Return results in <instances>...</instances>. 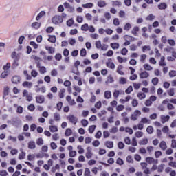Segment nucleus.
<instances>
[{"label": "nucleus", "mask_w": 176, "mask_h": 176, "mask_svg": "<svg viewBox=\"0 0 176 176\" xmlns=\"http://www.w3.org/2000/svg\"><path fill=\"white\" fill-rule=\"evenodd\" d=\"M66 101L69 104V105H75L76 102H75V100L72 99L71 96H67L66 97Z\"/></svg>", "instance_id": "12"}, {"label": "nucleus", "mask_w": 176, "mask_h": 176, "mask_svg": "<svg viewBox=\"0 0 176 176\" xmlns=\"http://www.w3.org/2000/svg\"><path fill=\"white\" fill-rule=\"evenodd\" d=\"M160 148L162 149V151H166V149H167V144H166V142L162 141L160 143Z\"/></svg>", "instance_id": "16"}, {"label": "nucleus", "mask_w": 176, "mask_h": 176, "mask_svg": "<svg viewBox=\"0 0 176 176\" xmlns=\"http://www.w3.org/2000/svg\"><path fill=\"white\" fill-rule=\"evenodd\" d=\"M96 125H91L89 127V133H90V134H93V133H94V130H96Z\"/></svg>", "instance_id": "45"}, {"label": "nucleus", "mask_w": 176, "mask_h": 176, "mask_svg": "<svg viewBox=\"0 0 176 176\" xmlns=\"http://www.w3.org/2000/svg\"><path fill=\"white\" fill-rule=\"evenodd\" d=\"M119 83L120 85H126V83H127V78L124 77H120L119 78Z\"/></svg>", "instance_id": "29"}, {"label": "nucleus", "mask_w": 176, "mask_h": 176, "mask_svg": "<svg viewBox=\"0 0 176 176\" xmlns=\"http://www.w3.org/2000/svg\"><path fill=\"white\" fill-rule=\"evenodd\" d=\"M138 31H140V28L138 26H135L131 30V34L134 35V36H137V32H138Z\"/></svg>", "instance_id": "19"}, {"label": "nucleus", "mask_w": 176, "mask_h": 176, "mask_svg": "<svg viewBox=\"0 0 176 176\" xmlns=\"http://www.w3.org/2000/svg\"><path fill=\"white\" fill-rule=\"evenodd\" d=\"M28 149H35L36 148V144H35V142L30 141L28 144Z\"/></svg>", "instance_id": "13"}, {"label": "nucleus", "mask_w": 176, "mask_h": 176, "mask_svg": "<svg viewBox=\"0 0 176 176\" xmlns=\"http://www.w3.org/2000/svg\"><path fill=\"white\" fill-rule=\"evenodd\" d=\"M141 116V111L139 110H135L131 116V120H133L135 122L137 119H138V117Z\"/></svg>", "instance_id": "3"}, {"label": "nucleus", "mask_w": 176, "mask_h": 176, "mask_svg": "<svg viewBox=\"0 0 176 176\" xmlns=\"http://www.w3.org/2000/svg\"><path fill=\"white\" fill-rule=\"evenodd\" d=\"M89 24L85 23L81 26L82 31H89Z\"/></svg>", "instance_id": "47"}, {"label": "nucleus", "mask_w": 176, "mask_h": 176, "mask_svg": "<svg viewBox=\"0 0 176 176\" xmlns=\"http://www.w3.org/2000/svg\"><path fill=\"white\" fill-rule=\"evenodd\" d=\"M122 69H123V66L121 65H118L117 68V73L119 74L120 75H124V72H123Z\"/></svg>", "instance_id": "31"}, {"label": "nucleus", "mask_w": 176, "mask_h": 176, "mask_svg": "<svg viewBox=\"0 0 176 176\" xmlns=\"http://www.w3.org/2000/svg\"><path fill=\"white\" fill-rule=\"evenodd\" d=\"M105 146H107V148H109V149H112V148H113V142L112 141H107L104 143Z\"/></svg>", "instance_id": "18"}, {"label": "nucleus", "mask_w": 176, "mask_h": 176, "mask_svg": "<svg viewBox=\"0 0 176 176\" xmlns=\"http://www.w3.org/2000/svg\"><path fill=\"white\" fill-rule=\"evenodd\" d=\"M90 38H91V39H98V34L97 33H94V34H91L89 35Z\"/></svg>", "instance_id": "55"}, {"label": "nucleus", "mask_w": 176, "mask_h": 176, "mask_svg": "<svg viewBox=\"0 0 176 176\" xmlns=\"http://www.w3.org/2000/svg\"><path fill=\"white\" fill-rule=\"evenodd\" d=\"M77 149H78L79 155H83V153H85V149L83 148H82L81 145H78L77 146Z\"/></svg>", "instance_id": "40"}, {"label": "nucleus", "mask_w": 176, "mask_h": 176, "mask_svg": "<svg viewBox=\"0 0 176 176\" xmlns=\"http://www.w3.org/2000/svg\"><path fill=\"white\" fill-rule=\"evenodd\" d=\"M142 50L143 53H145V52L151 50V46L145 45V46L142 47Z\"/></svg>", "instance_id": "53"}, {"label": "nucleus", "mask_w": 176, "mask_h": 176, "mask_svg": "<svg viewBox=\"0 0 176 176\" xmlns=\"http://www.w3.org/2000/svg\"><path fill=\"white\" fill-rule=\"evenodd\" d=\"M110 46H111V48H113V49L115 50H116V49H119V47H120V45L119 43H111L110 44Z\"/></svg>", "instance_id": "35"}, {"label": "nucleus", "mask_w": 176, "mask_h": 176, "mask_svg": "<svg viewBox=\"0 0 176 176\" xmlns=\"http://www.w3.org/2000/svg\"><path fill=\"white\" fill-rule=\"evenodd\" d=\"M138 97L139 100H144L146 97V95L144 93L140 92L138 94Z\"/></svg>", "instance_id": "43"}, {"label": "nucleus", "mask_w": 176, "mask_h": 176, "mask_svg": "<svg viewBox=\"0 0 176 176\" xmlns=\"http://www.w3.org/2000/svg\"><path fill=\"white\" fill-rule=\"evenodd\" d=\"M124 109V105L123 104H120L116 107V111L118 112H121V111H123Z\"/></svg>", "instance_id": "56"}, {"label": "nucleus", "mask_w": 176, "mask_h": 176, "mask_svg": "<svg viewBox=\"0 0 176 176\" xmlns=\"http://www.w3.org/2000/svg\"><path fill=\"white\" fill-rule=\"evenodd\" d=\"M36 102H37V104H43L45 102V96L42 95L36 96Z\"/></svg>", "instance_id": "8"}, {"label": "nucleus", "mask_w": 176, "mask_h": 176, "mask_svg": "<svg viewBox=\"0 0 176 176\" xmlns=\"http://www.w3.org/2000/svg\"><path fill=\"white\" fill-rule=\"evenodd\" d=\"M98 6L99 8H105V6H107V3L104 0H100L98 1Z\"/></svg>", "instance_id": "21"}, {"label": "nucleus", "mask_w": 176, "mask_h": 176, "mask_svg": "<svg viewBox=\"0 0 176 176\" xmlns=\"http://www.w3.org/2000/svg\"><path fill=\"white\" fill-rule=\"evenodd\" d=\"M32 82L25 81L23 82L22 86H23V87H27V89H31L32 87Z\"/></svg>", "instance_id": "14"}, {"label": "nucleus", "mask_w": 176, "mask_h": 176, "mask_svg": "<svg viewBox=\"0 0 176 176\" xmlns=\"http://www.w3.org/2000/svg\"><path fill=\"white\" fill-rule=\"evenodd\" d=\"M63 58V55L61 54L58 53L55 55V60L57 61H60V60Z\"/></svg>", "instance_id": "50"}, {"label": "nucleus", "mask_w": 176, "mask_h": 176, "mask_svg": "<svg viewBox=\"0 0 176 176\" xmlns=\"http://www.w3.org/2000/svg\"><path fill=\"white\" fill-rule=\"evenodd\" d=\"M140 79H146L149 78V73L146 71L142 72L139 74Z\"/></svg>", "instance_id": "11"}, {"label": "nucleus", "mask_w": 176, "mask_h": 176, "mask_svg": "<svg viewBox=\"0 0 176 176\" xmlns=\"http://www.w3.org/2000/svg\"><path fill=\"white\" fill-rule=\"evenodd\" d=\"M169 76L170 78H174V76H176V71L175 70H172L169 72Z\"/></svg>", "instance_id": "63"}, {"label": "nucleus", "mask_w": 176, "mask_h": 176, "mask_svg": "<svg viewBox=\"0 0 176 176\" xmlns=\"http://www.w3.org/2000/svg\"><path fill=\"white\" fill-rule=\"evenodd\" d=\"M164 60H166V58H164V56H162L160 61L159 62V65H160V67H166V64Z\"/></svg>", "instance_id": "32"}, {"label": "nucleus", "mask_w": 176, "mask_h": 176, "mask_svg": "<svg viewBox=\"0 0 176 176\" xmlns=\"http://www.w3.org/2000/svg\"><path fill=\"white\" fill-rule=\"evenodd\" d=\"M91 151H92L91 147L87 148V153L85 154V157L87 159H91V157H93V152H91Z\"/></svg>", "instance_id": "7"}, {"label": "nucleus", "mask_w": 176, "mask_h": 176, "mask_svg": "<svg viewBox=\"0 0 176 176\" xmlns=\"http://www.w3.org/2000/svg\"><path fill=\"white\" fill-rule=\"evenodd\" d=\"M48 41L51 43H56V36H49Z\"/></svg>", "instance_id": "41"}, {"label": "nucleus", "mask_w": 176, "mask_h": 176, "mask_svg": "<svg viewBox=\"0 0 176 176\" xmlns=\"http://www.w3.org/2000/svg\"><path fill=\"white\" fill-rule=\"evenodd\" d=\"M32 28H34L35 30H38V28H41V23L39 22H34L32 23Z\"/></svg>", "instance_id": "25"}, {"label": "nucleus", "mask_w": 176, "mask_h": 176, "mask_svg": "<svg viewBox=\"0 0 176 176\" xmlns=\"http://www.w3.org/2000/svg\"><path fill=\"white\" fill-rule=\"evenodd\" d=\"M148 144V140L147 139H142L139 142L140 145H146Z\"/></svg>", "instance_id": "59"}, {"label": "nucleus", "mask_w": 176, "mask_h": 176, "mask_svg": "<svg viewBox=\"0 0 176 176\" xmlns=\"http://www.w3.org/2000/svg\"><path fill=\"white\" fill-rule=\"evenodd\" d=\"M67 120L73 124H76L78 123V118L75 117L74 115H69L67 117Z\"/></svg>", "instance_id": "4"}, {"label": "nucleus", "mask_w": 176, "mask_h": 176, "mask_svg": "<svg viewBox=\"0 0 176 176\" xmlns=\"http://www.w3.org/2000/svg\"><path fill=\"white\" fill-rule=\"evenodd\" d=\"M117 60L120 64H122V63H127V58H123L121 56H117Z\"/></svg>", "instance_id": "36"}, {"label": "nucleus", "mask_w": 176, "mask_h": 176, "mask_svg": "<svg viewBox=\"0 0 176 176\" xmlns=\"http://www.w3.org/2000/svg\"><path fill=\"white\" fill-rule=\"evenodd\" d=\"M72 135V130L71 129H67L65 131V137H69Z\"/></svg>", "instance_id": "39"}, {"label": "nucleus", "mask_w": 176, "mask_h": 176, "mask_svg": "<svg viewBox=\"0 0 176 176\" xmlns=\"http://www.w3.org/2000/svg\"><path fill=\"white\" fill-rule=\"evenodd\" d=\"M95 45L96 49H100V50H103V52H106V50H108V45L104 43L102 44L101 41H96Z\"/></svg>", "instance_id": "1"}, {"label": "nucleus", "mask_w": 176, "mask_h": 176, "mask_svg": "<svg viewBox=\"0 0 176 176\" xmlns=\"http://www.w3.org/2000/svg\"><path fill=\"white\" fill-rule=\"evenodd\" d=\"M49 129L51 133H57L58 131V128L56 125H51L49 126Z\"/></svg>", "instance_id": "17"}, {"label": "nucleus", "mask_w": 176, "mask_h": 176, "mask_svg": "<svg viewBox=\"0 0 176 176\" xmlns=\"http://www.w3.org/2000/svg\"><path fill=\"white\" fill-rule=\"evenodd\" d=\"M10 124L14 127H19L21 124V120L18 118H14L10 121Z\"/></svg>", "instance_id": "5"}, {"label": "nucleus", "mask_w": 176, "mask_h": 176, "mask_svg": "<svg viewBox=\"0 0 176 176\" xmlns=\"http://www.w3.org/2000/svg\"><path fill=\"white\" fill-rule=\"evenodd\" d=\"M21 153L19 155V160H23V159H25V152L23 151V149H21Z\"/></svg>", "instance_id": "27"}, {"label": "nucleus", "mask_w": 176, "mask_h": 176, "mask_svg": "<svg viewBox=\"0 0 176 176\" xmlns=\"http://www.w3.org/2000/svg\"><path fill=\"white\" fill-rule=\"evenodd\" d=\"M63 21L64 19H63V16L60 15H55L52 19V22L56 25H58V24H61Z\"/></svg>", "instance_id": "2"}, {"label": "nucleus", "mask_w": 176, "mask_h": 176, "mask_svg": "<svg viewBox=\"0 0 176 176\" xmlns=\"http://www.w3.org/2000/svg\"><path fill=\"white\" fill-rule=\"evenodd\" d=\"M65 94V89L63 88L60 89V91L59 92L60 98H64Z\"/></svg>", "instance_id": "44"}, {"label": "nucleus", "mask_w": 176, "mask_h": 176, "mask_svg": "<svg viewBox=\"0 0 176 176\" xmlns=\"http://www.w3.org/2000/svg\"><path fill=\"white\" fill-rule=\"evenodd\" d=\"M45 50L48 51L49 54H53L55 52L54 47L45 46Z\"/></svg>", "instance_id": "26"}, {"label": "nucleus", "mask_w": 176, "mask_h": 176, "mask_svg": "<svg viewBox=\"0 0 176 176\" xmlns=\"http://www.w3.org/2000/svg\"><path fill=\"white\" fill-rule=\"evenodd\" d=\"M160 119H161V123L164 124V123H167V122H168V120H170V117H169V116L162 115L160 116Z\"/></svg>", "instance_id": "9"}, {"label": "nucleus", "mask_w": 176, "mask_h": 176, "mask_svg": "<svg viewBox=\"0 0 176 176\" xmlns=\"http://www.w3.org/2000/svg\"><path fill=\"white\" fill-rule=\"evenodd\" d=\"M131 28V24L130 23H127L124 26V30L125 31H130V29Z\"/></svg>", "instance_id": "46"}, {"label": "nucleus", "mask_w": 176, "mask_h": 176, "mask_svg": "<svg viewBox=\"0 0 176 176\" xmlns=\"http://www.w3.org/2000/svg\"><path fill=\"white\" fill-rule=\"evenodd\" d=\"M58 74V72H57V69H52L51 71V76H57V75Z\"/></svg>", "instance_id": "61"}, {"label": "nucleus", "mask_w": 176, "mask_h": 176, "mask_svg": "<svg viewBox=\"0 0 176 176\" xmlns=\"http://www.w3.org/2000/svg\"><path fill=\"white\" fill-rule=\"evenodd\" d=\"M141 123H144V124H151V120H148L146 118H143L141 119Z\"/></svg>", "instance_id": "38"}, {"label": "nucleus", "mask_w": 176, "mask_h": 176, "mask_svg": "<svg viewBox=\"0 0 176 176\" xmlns=\"http://www.w3.org/2000/svg\"><path fill=\"white\" fill-rule=\"evenodd\" d=\"M30 46H32L34 49H38L39 47V45L36 44L35 41H31L30 43Z\"/></svg>", "instance_id": "51"}, {"label": "nucleus", "mask_w": 176, "mask_h": 176, "mask_svg": "<svg viewBox=\"0 0 176 176\" xmlns=\"http://www.w3.org/2000/svg\"><path fill=\"white\" fill-rule=\"evenodd\" d=\"M54 118L56 122H58L60 119H61V117L60 116V114L58 113H55L54 114Z\"/></svg>", "instance_id": "48"}, {"label": "nucleus", "mask_w": 176, "mask_h": 176, "mask_svg": "<svg viewBox=\"0 0 176 176\" xmlns=\"http://www.w3.org/2000/svg\"><path fill=\"white\" fill-rule=\"evenodd\" d=\"M146 162L148 163V164H157V163H159V160H155V158L151 157H146Z\"/></svg>", "instance_id": "6"}, {"label": "nucleus", "mask_w": 176, "mask_h": 176, "mask_svg": "<svg viewBox=\"0 0 176 176\" xmlns=\"http://www.w3.org/2000/svg\"><path fill=\"white\" fill-rule=\"evenodd\" d=\"M8 141H12V142H17V138L13 137L12 135L8 136Z\"/></svg>", "instance_id": "49"}, {"label": "nucleus", "mask_w": 176, "mask_h": 176, "mask_svg": "<svg viewBox=\"0 0 176 176\" xmlns=\"http://www.w3.org/2000/svg\"><path fill=\"white\" fill-rule=\"evenodd\" d=\"M113 23L114 25L118 26V25H120V21H119V19L115 18L113 19Z\"/></svg>", "instance_id": "62"}, {"label": "nucleus", "mask_w": 176, "mask_h": 176, "mask_svg": "<svg viewBox=\"0 0 176 176\" xmlns=\"http://www.w3.org/2000/svg\"><path fill=\"white\" fill-rule=\"evenodd\" d=\"M127 53H129V50H127V48L124 47V48L122 49L121 54L122 56H126V54H127Z\"/></svg>", "instance_id": "58"}, {"label": "nucleus", "mask_w": 176, "mask_h": 176, "mask_svg": "<svg viewBox=\"0 0 176 176\" xmlns=\"http://www.w3.org/2000/svg\"><path fill=\"white\" fill-rule=\"evenodd\" d=\"M68 42L71 46H74L75 43H76V40L75 38H69Z\"/></svg>", "instance_id": "52"}, {"label": "nucleus", "mask_w": 176, "mask_h": 176, "mask_svg": "<svg viewBox=\"0 0 176 176\" xmlns=\"http://www.w3.org/2000/svg\"><path fill=\"white\" fill-rule=\"evenodd\" d=\"M82 6L85 9H91V8H93V6H94V3H85V4H82Z\"/></svg>", "instance_id": "20"}, {"label": "nucleus", "mask_w": 176, "mask_h": 176, "mask_svg": "<svg viewBox=\"0 0 176 176\" xmlns=\"http://www.w3.org/2000/svg\"><path fill=\"white\" fill-rule=\"evenodd\" d=\"M158 9H160V10H164L167 9V4H166V3H161L158 5Z\"/></svg>", "instance_id": "24"}, {"label": "nucleus", "mask_w": 176, "mask_h": 176, "mask_svg": "<svg viewBox=\"0 0 176 176\" xmlns=\"http://www.w3.org/2000/svg\"><path fill=\"white\" fill-rule=\"evenodd\" d=\"M143 67L145 71H152V69H153V67L148 63L144 64Z\"/></svg>", "instance_id": "28"}, {"label": "nucleus", "mask_w": 176, "mask_h": 176, "mask_svg": "<svg viewBox=\"0 0 176 176\" xmlns=\"http://www.w3.org/2000/svg\"><path fill=\"white\" fill-rule=\"evenodd\" d=\"M135 135L137 138H141V137L144 135V133L142 131H137L135 132Z\"/></svg>", "instance_id": "57"}, {"label": "nucleus", "mask_w": 176, "mask_h": 176, "mask_svg": "<svg viewBox=\"0 0 176 176\" xmlns=\"http://www.w3.org/2000/svg\"><path fill=\"white\" fill-rule=\"evenodd\" d=\"M113 82H115V80H113V77H112L111 75L108 76L107 80L106 81L107 85H108V83H113Z\"/></svg>", "instance_id": "34"}, {"label": "nucleus", "mask_w": 176, "mask_h": 176, "mask_svg": "<svg viewBox=\"0 0 176 176\" xmlns=\"http://www.w3.org/2000/svg\"><path fill=\"white\" fill-rule=\"evenodd\" d=\"M12 82L14 85H17L20 83V80H21V78H20V76H14L12 78Z\"/></svg>", "instance_id": "10"}, {"label": "nucleus", "mask_w": 176, "mask_h": 176, "mask_svg": "<svg viewBox=\"0 0 176 176\" xmlns=\"http://www.w3.org/2000/svg\"><path fill=\"white\" fill-rule=\"evenodd\" d=\"M107 67L111 68V69H115V63H113V62H107Z\"/></svg>", "instance_id": "37"}, {"label": "nucleus", "mask_w": 176, "mask_h": 176, "mask_svg": "<svg viewBox=\"0 0 176 176\" xmlns=\"http://www.w3.org/2000/svg\"><path fill=\"white\" fill-rule=\"evenodd\" d=\"M168 94H169L170 96L173 97V96H174V94H175V90L173 88L170 89L168 91Z\"/></svg>", "instance_id": "60"}, {"label": "nucleus", "mask_w": 176, "mask_h": 176, "mask_svg": "<svg viewBox=\"0 0 176 176\" xmlns=\"http://www.w3.org/2000/svg\"><path fill=\"white\" fill-rule=\"evenodd\" d=\"M43 144V139L42 138H39L36 140V145L41 146Z\"/></svg>", "instance_id": "42"}, {"label": "nucleus", "mask_w": 176, "mask_h": 176, "mask_svg": "<svg viewBox=\"0 0 176 176\" xmlns=\"http://www.w3.org/2000/svg\"><path fill=\"white\" fill-rule=\"evenodd\" d=\"M84 175L85 176H91V175H90V169H89L88 168H86L85 173H84Z\"/></svg>", "instance_id": "64"}, {"label": "nucleus", "mask_w": 176, "mask_h": 176, "mask_svg": "<svg viewBox=\"0 0 176 176\" xmlns=\"http://www.w3.org/2000/svg\"><path fill=\"white\" fill-rule=\"evenodd\" d=\"M38 68H39V72L41 74H46V67L44 66H41V65L38 63L37 65Z\"/></svg>", "instance_id": "23"}, {"label": "nucleus", "mask_w": 176, "mask_h": 176, "mask_svg": "<svg viewBox=\"0 0 176 176\" xmlns=\"http://www.w3.org/2000/svg\"><path fill=\"white\" fill-rule=\"evenodd\" d=\"M111 3H112V6H118V8L122 6V2L119 1H112Z\"/></svg>", "instance_id": "33"}, {"label": "nucleus", "mask_w": 176, "mask_h": 176, "mask_svg": "<svg viewBox=\"0 0 176 176\" xmlns=\"http://www.w3.org/2000/svg\"><path fill=\"white\" fill-rule=\"evenodd\" d=\"M146 132L148 134H152L153 133V127L152 126H149L146 129Z\"/></svg>", "instance_id": "54"}, {"label": "nucleus", "mask_w": 176, "mask_h": 176, "mask_svg": "<svg viewBox=\"0 0 176 176\" xmlns=\"http://www.w3.org/2000/svg\"><path fill=\"white\" fill-rule=\"evenodd\" d=\"M124 41H129V42H133V41H135V38L129 35L124 36Z\"/></svg>", "instance_id": "22"}, {"label": "nucleus", "mask_w": 176, "mask_h": 176, "mask_svg": "<svg viewBox=\"0 0 176 176\" xmlns=\"http://www.w3.org/2000/svg\"><path fill=\"white\" fill-rule=\"evenodd\" d=\"M45 15H46V12L45 11L40 12L39 14L36 17V21H39V20L41 19L42 17H43V16H45Z\"/></svg>", "instance_id": "15"}, {"label": "nucleus", "mask_w": 176, "mask_h": 176, "mask_svg": "<svg viewBox=\"0 0 176 176\" xmlns=\"http://www.w3.org/2000/svg\"><path fill=\"white\" fill-rule=\"evenodd\" d=\"M111 97H112V93H111V91H106L104 92V98L109 100Z\"/></svg>", "instance_id": "30"}]
</instances>
